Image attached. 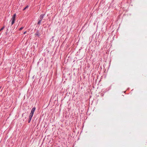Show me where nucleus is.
<instances>
[{
	"mask_svg": "<svg viewBox=\"0 0 147 147\" xmlns=\"http://www.w3.org/2000/svg\"><path fill=\"white\" fill-rule=\"evenodd\" d=\"M44 15H42V14L40 16L39 20H41L42 21Z\"/></svg>",
	"mask_w": 147,
	"mask_h": 147,
	"instance_id": "3",
	"label": "nucleus"
},
{
	"mask_svg": "<svg viewBox=\"0 0 147 147\" xmlns=\"http://www.w3.org/2000/svg\"><path fill=\"white\" fill-rule=\"evenodd\" d=\"M35 35H36V36H39V34L38 32L37 33H36L35 34Z\"/></svg>",
	"mask_w": 147,
	"mask_h": 147,
	"instance_id": "6",
	"label": "nucleus"
},
{
	"mask_svg": "<svg viewBox=\"0 0 147 147\" xmlns=\"http://www.w3.org/2000/svg\"><path fill=\"white\" fill-rule=\"evenodd\" d=\"M1 88V87H0V89Z\"/></svg>",
	"mask_w": 147,
	"mask_h": 147,
	"instance_id": "11",
	"label": "nucleus"
},
{
	"mask_svg": "<svg viewBox=\"0 0 147 147\" xmlns=\"http://www.w3.org/2000/svg\"><path fill=\"white\" fill-rule=\"evenodd\" d=\"M16 14H14L12 18L11 19V25H13L15 22V18L16 17Z\"/></svg>",
	"mask_w": 147,
	"mask_h": 147,
	"instance_id": "2",
	"label": "nucleus"
},
{
	"mask_svg": "<svg viewBox=\"0 0 147 147\" xmlns=\"http://www.w3.org/2000/svg\"><path fill=\"white\" fill-rule=\"evenodd\" d=\"M4 28V27H3L0 29V31L3 30Z\"/></svg>",
	"mask_w": 147,
	"mask_h": 147,
	"instance_id": "8",
	"label": "nucleus"
},
{
	"mask_svg": "<svg viewBox=\"0 0 147 147\" xmlns=\"http://www.w3.org/2000/svg\"><path fill=\"white\" fill-rule=\"evenodd\" d=\"M26 33V31H25V32H24V34H25Z\"/></svg>",
	"mask_w": 147,
	"mask_h": 147,
	"instance_id": "10",
	"label": "nucleus"
},
{
	"mask_svg": "<svg viewBox=\"0 0 147 147\" xmlns=\"http://www.w3.org/2000/svg\"><path fill=\"white\" fill-rule=\"evenodd\" d=\"M41 20H39L38 21V25H40L41 24Z\"/></svg>",
	"mask_w": 147,
	"mask_h": 147,
	"instance_id": "5",
	"label": "nucleus"
},
{
	"mask_svg": "<svg viewBox=\"0 0 147 147\" xmlns=\"http://www.w3.org/2000/svg\"><path fill=\"white\" fill-rule=\"evenodd\" d=\"M28 5L26 6L25 7H24L23 9V10L24 11V10H25V9H26L27 8H28Z\"/></svg>",
	"mask_w": 147,
	"mask_h": 147,
	"instance_id": "4",
	"label": "nucleus"
},
{
	"mask_svg": "<svg viewBox=\"0 0 147 147\" xmlns=\"http://www.w3.org/2000/svg\"><path fill=\"white\" fill-rule=\"evenodd\" d=\"M31 119H30V118H29V119H28V122L29 123H30V121H31Z\"/></svg>",
	"mask_w": 147,
	"mask_h": 147,
	"instance_id": "7",
	"label": "nucleus"
},
{
	"mask_svg": "<svg viewBox=\"0 0 147 147\" xmlns=\"http://www.w3.org/2000/svg\"><path fill=\"white\" fill-rule=\"evenodd\" d=\"M35 110L36 108L35 107H33L32 109L29 116V118L32 119V118L33 115L35 111Z\"/></svg>",
	"mask_w": 147,
	"mask_h": 147,
	"instance_id": "1",
	"label": "nucleus"
},
{
	"mask_svg": "<svg viewBox=\"0 0 147 147\" xmlns=\"http://www.w3.org/2000/svg\"><path fill=\"white\" fill-rule=\"evenodd\" d=\"M23 28H24L23 27H21V28H20L19 29V30H22Z\"/></svg>",
	"mask_w": 147,
	"mask_h": 147,
	"instance_id": "9",
	"label": "nucleus"
}]
</instances>
